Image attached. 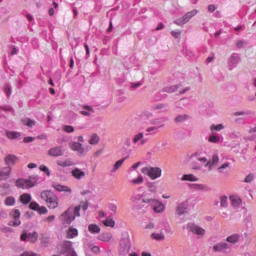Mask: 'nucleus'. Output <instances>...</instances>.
Wrapping results in <instances>:
<instances>
[{
	"label": "nucleus",
	"mask_w": 256,
	"mask_h": 256,
	"mask_svg": "<svg viewBox=\"0 0 256 256\" xmlns=\"http://www.w3.org/2000/svg\"><path fill=\"white\" fill-rule=\"evenodd\" d=\"M87 211L89 209V202H80V205L75 208L69 207L64 213L59 216V221L62 225H71L76 217H81L80 211Z\"/></svg>",
	"instance_id": "f257e3e1"
},
{
	"label": "nucleus",
	"mask_w": 256,
	"mask_h": 256,
	"mask_svg": "<svg viewBox=\"0 0 256 256\" xmlns=\"http://www.w3.org/2000/svg\"><path fill=\"white\" fill-rule=\"evenodd\" d=\"M41 199L48 203L49 209H57V207H59V199L57 198L55 193L50 190H44L41 193Z\"/></svg>",
	"instance_id": "f03ea898"
},
{
	"label": "nucleus",
	"mask_w": 256,
	"mask_h": 256,
	"mask_svg": "<svg viewBox=\"0 0 256 256\" xmlns=\"http://www.w3.org/2000/svg\"><path fill=\"white\" fill-rule=\"evenodd\" d=\"M186 229L187 231H189V233H192L193 235H195L197 239H203V237L207 235V230H205V228L193 222H189L186 225Z\"/></svg>",
	"instance_id": "7ed1b4c3"
},
{
	"label": "nucleus",
	"mask_w": 256,
	"mask_h": 256,
	"mask_svg": "<svg viewBox=\"0 0 256 256\" xmlns=\"http://www.w3.org/2000/svg\"><path fill=\"white\" fill-rule=\"evenodd\" d=\"M69 147L71 151L77 153L79 157H85L86 153H89V151H91V146H83L81 142H70Z\"/></svg>",
	"instance_id": "20e7f679"
},
{
	"label": "nucleus",
	"mask_w": 256,
	"mask_h": 256,
	"mask_svg": "<svg viewBox=\"0 0 256 256\" xmlns=\"http://www.w3.org/2000/svg\"><path fill=\"white\" fill-rule=\"evenodd\" d=\"M141 173H143V175H148L152 181H155V179L161 177L162 170L159 167H143Z\"/></svg>",
	"instance_id": "39448f33"
},
{
	"label": "nucleus",
	"mask_w": 256,
	"mask_h": 256,
	"mask_svg": "<svg viewBox=\"0 0 256 256\" xmlns=\"http://www.w3.org/2000/svg\"><path fill=\"white\" fill-rule=\"evenodd\" d=\"M213 253H224V255H229L233 251V245L227 242H218L212 247Z\"/></svg>",
	"instance_id": "423d86ee"
},
{
	"label": "nucleus",
	"mask_w": 256,
	"mask_h": 256,
	"mask_svg": "<svg viewBox=\"0 0 256 256\" xmlns=\"http://www.w3.org/2000/svg\"><path fill=\"white\" fill-rule=\"evenodd\" d=\"M142 203H148L155 213H163V211H165V205L157 199H143Z\"/></svg>",
	"instance_id": "0eeeda50"
},
{
	"label": "nucleus",
	"mask_w": 256,
	"mask_h": 256,
	"mask_svg": "<svg viewBox=\"0 0 256 256\" xmlns=\"http://www.w3.org/2000/svg\"><path fill=\"white\" fill-rule=\"evenodd\" d=\"M197 13H199V11L197 10H192L190 12H187L184 16L176 19L174 21L175 25H178L179 27H183L186 23H189V21H191V19H193V17H195V15H197Z\"/></svg>",
	"instance_id": "6e6552de"
},
{
	"label": "nucleus",
	"mask_w": 256,
	"mask_h": 256,
	"mask_svg": "<svg viewBox=\"0 0 256 256\" xmlns=\"http://www.w3.org/2000/svg\"><path fill=\"white\" fill-rule=\"evenodd\" d=\"M129 251H131V240L128 237L122 238L120 241V255H129Z\"/></svg>",
	"instance_id": "1a4fd4ad"
},
{
	"label": "nucleus",
	"mask_w": 256,
	"mask_h": 256,
	"mask_svg": "<svg viewBox=\"0 0 256 256\" xmlns=\"http://www.w3.org/2000/svg\"><path fill=\"white\" fill-rule=\"evenodd\" d=\"M189 212V200H185L181 203H179L175 208V214L178 215V217H181V215H185V213Z\"/></svg>",
	"instance_id": "9d476101"
},
{
	"label": "nucleus",
	"mask_w": 256,
	"mask_h": 256,
	"mask_svg": "<svg viewBox=\"0 0 256 256\" xmlns=\"http://www.w3.org/2000/svg\"><path fill=\"white\" fill-rule=\"evenodd\" d=\"M205 167H208L209 171L214 169V167H219V154L214 153L211 159L206 162Z\"/></svg>",
	"instance_id": "9b49d317"
},
{
	"label": "nucleus",
	"mask_w": 256,
	"mask_h": 256,
	"mask_svg": "<svg viewBox=\"0 0 256 256\" xmlns=\"http://www.w3.org/2000/svg\"><path fill=\"white\" fill-rule=\"evenodd\" d=\"M4 163L7 165L6 167H13L16 163H19V157L15 154H8L4 158Z\"/></svg>",
	"instance_id": "f8f14e48"
},
{
	"label": "nucleus",
	"mask_w": 256,
	"mask_h": 256,
	"mask_svg": "<svg viewBox=\"0 0 256 256\" xmlns=\"http://www.w3.org/2000/svg\"><path fill=\"white\" fill-rule=\"evenodd\" d=\"M133 143L134 145H138V147H143L147 143V139H145V136L143 135V132H140L133 137Z\"/></svg>",
	"instance_id": "ddd939ff"
},
{
	"label": "nucleus",
	"mask_w": 256,
	"mask_h": 256,
	"mask_svg": "<svg viewBox=\"0 0 256 256\" xmlns=\"http://www.w3.org/2000/svg\"><path fill=\"white\" fill-rule=\"evenodd\" d=\"M50 157H63L64 151L61 146H55L48 151Z\"/></svg>",
	"instance_id": "4468645a"
},
{
	"label": "nucleus",
	"mask_w": 256,
	"mask_h": 256,
	"mask_svg": "<svg viewBox=\"0 0 256 256\" xmlns=\"http://www.w3.org/2000/svg\"><path fill=\"white\" fill-rule=\"evenodd\" d=\"M38 238H39V235L37 234V232L21 235V241H27L28 239L30 243H35Z\"/></svg>",
	"instance_id": "2eb2a0df"
},
{
	"label": "nucleus",
	"mask_w": 256,
	"mask_h": 256,
	"mask_svg": "<svg viewBox=\"0 0 256 256\" xmlns=\"http://www.w3.org/2000/svg\"><path fill=\"white\" fill-rule=\"evenodd\" d=\"M16 187L19 189H31V182H29V179H18L16 181Z\"/></svg>",
	"instance_id": "dca6fc26"
},
{
	"label": "nucleus",
	"mask_w": 256,
	"mask_h": 256,
	"mask_svg": "<svg viewBox=\"0 0 256 256\" xmlns=\"http://www.w3.org/2000/svg\"><path fill=\"white\" fill-rule=\"evenodd\" d=\"M71 175L72 177H74V179H77V181H81V179H85V171L79 169V168H74L71 171Z\"/></svg>",
	"instance_id": "f3484780"
},
{
	"label": "nucleus",
	"mask_w": 256,
	"mask_h": 256,
	"mask_svg": "<svg viewBox=\"0 0 256 256\" xmlns=\"http://www.w3.org/2000/svg\"><path fill=\"white\" fill-rule=\"evenodd\" d=\"M10 215L14 219L13 226L19 227V225H21V220H19V218L21 217V212L18 209L12 210Z\"/></svg>",
	"instance_id": "a211bd4d"
},
{
	"label": "nucleus",
	"mask_w": 256,
	"mask_h": 256,
	"mask_svg": "<svg viewBox=\"0 0 256 256\" xmlns=\"http://www.w3.org/2000/svg\"><path fill=\"white\" fill-rule=\"evenodd\" d=\"M228 65H229V70L233 71V68L237 67V65H239V55L232 54L229 59Z\"/></svg>",
	"instance_id": "6ab92c4d"
},
{
	"label": "nucleus",
	"mask_w": 256,
	"mask_h": 256,
	"mask_svg": "<svg viewBox=\"0 0 256 256\" xmlns=\"http://www.w3.org/2000/svg\"><path fill=\"white\" fill-rule=\"evenodd\" d=\"M11 167L6 166L3 169L0 170V181H5V179L9 178V175H11Z\"/></svg>",
	"instance_id": "aec40b11"
},
{
	"label": "nucleus",
	"mask_w": 256,
	"mask_h": 256,
	"mask_svg": "<svg viewBox=\"0 0 256 256\" xmlns=\"http://www.w3.org/2000/svg\"><path fill=\"white\" fill-rule=\"evenodd\" d=\"M241 239V235L239 234H232L230 236H228L226 238V242L229 244V245H235L236 243H239Z\"/></svg>",
	"instance_id": "412c9836"
},
{
	"label": "nucleus",
	"mask_w": 256,
	"mask_h": 256,
	"mask_svg": "<svg viewBox=\"0 0 256 256\" xmlns=\"http://www.w3.org/2000/svg\"><path fill=\"white\" fill-rule=\"evenodd\" d=\"M129 158V156H126L120 160H118L114 165L113 168L111 170V173H117V171H119V169H121V167L123 166V163H125V160H127Z\"/></svg>",
	"instance_id": "4be33fe9"
},
{
	"label": "nucleus",
	"mask_w": 256,
	"mask_h": 256,
	"mask_svg": "<svg viewBox=\"0 0 256 256\" xmlns=\"http://www.w3.org/2000/svg\"><path fill=\"white\" fill-rule=\"evenodd\" d=\"M191 119V115L189 114H179L175 117L174 123H185V121H189Z\"/></svg>",
	"instance_id": "5701e85b"
},
{
	"label": "nucleus",
	"mask_w": 256,
	"mask_h": 256,
	"mask_svg": "<svg viewBox=\"0 0 256 256\" xmlns=\"http://www.w3.org/2000/svg\"><path fill=\"white\" fill-rule=\"evenodd\" d=\"M163 127H165V124H160L158 126H150L146 129V133H151V135H157L159 129H163Z\"/></svg>",
	"instance_id": "b1692460"
},
{
	"label": "nucleus",
	"mask_w": 256,
	"mask_h": 256,
	"mask_svg": "<svg viewBox=\"0 0 256 256\" xmlns=\"http://www.w3.org/2000/svg\"><path fill=\"white\" fill-rule=\"evenodd\" d=\"M83 109H86L85 110H82L80 113L81 115H83L84 117H91V113H95V110L93 109L92 106H89V105H85V106H82Z\"/></svg>",
	"instance_id": "393cba45"
},
{
	"label": "nucleus",
	"mask_w": 256,
	"mask_h": 256,
	"mask_svg": "<svg viewBox=\"0 0 256 256\" xmlns=\"http://www.w3.org/2000/svg\"><path fill=\"white\" fill-rule=\"evenodd\" d=\"M22 125H25V127L33 128L37 125V122L35 120H32L31 118H23L21 119Z\"/></svg>",
	"instance_id": "a878e982"
},
{
	"label": "nucleus",
	"mask_w": 256,
	"mask_h": 256,
	"mask_svg": "<svg viewBox=\"0 0 256 256\" xmlns=\"http://www.w3.org/2000/svg\"><path fill=\"white\" fill-rule=\"evenodd\" d=\"M52 187L58 191V192H65V193H71V188L67 187V186H64V185H61V184H53Z\"/></svg>",
	"instance_id": "bb28decb"
},
{
	"label": "nucleus",
	"mask_w": 256,
	"mask_h": 256,
	"mask_svg": "<svg viewBox=\"0 0 256 256\" xmlns=\"http://www.w3.org/2000/svg\"><path fill=\"white\" fill-rule=\"evenodd\" d=\"M190 161H200L201 163H207V159L205 157H201V153L196 152L190 156Z\"/></svg>",
	"instance_id": "cd10ccee"
},
{
	"label": "nucleus",
	"mask_w": 256,
	"mask_h": 256,
	"mask_svg": "<svg viewBox=\"0 0 256 256\" xmlns=\"http://www.w3.org/2000/svg\"><path fill=\"white\" fill-rule=\"evenodd\" d=\"M99 241H104L106 243H109L111 239H113L112 233H102L98 236Z\"/></svg>",
	"instance_id": "c85d7f7f"
},
{
	"label": "nucleus",
	"mask_w": 256,
	"mask_h": 256,
	"mask_svg": "<svg viewBox=\"0 0 256 256\" xmlns=\"http://www.w3.org/2000/svg\"><path fill=\"white\" fill-rule=\"evenodd\" d=\"M230 200H231V205L232 207H234V209L241 207V198L232 196L230 197Z\"/></svg>",
	"instance_id": "c756f323"
},
{
	"label": "nucleus",
	"mask_w": 256,
	"mask_h": 256,
	"mask_svg": "<svg viewBox=\"0 0 256 256\" xmlns=\"http://www.w3.org/2000/svg\"><path fill=\"white\" fill-rule=\"evenodd\" d=\"M20 201L23 205H29L31 203V194L25 193L20 196Z\"/></svg>",
	"instance_id": "7c9ffc66"
},
{
	"label": "nucleus",
	"mask_w": 256,
	"mask_h": 256,
	"mask_svg": "<svg viewBox=\"0 0 256 256\" xmlns=\"http://www.w3.org/2000/svg\"><path fill=\"white\" fill-rule=\"evenodd\" d=\"M79 235V232L76 228L70 227L67 231V239H73V237H77Z\"/></svg>",
	"instance_id": "2f4dec72"
},
{
	"label": "nucleus",
	"mask_w": 256,
	"mask_h": 256,
	"mask_svg": "<svg viewBox=\"0 0 256 256\" xmlns=\"http://www.w3.org/2000/svg\"><path fill=\"white\" fill-rule=\"evenodd\" d=\"M6 137L8 139H19V137H21V132L7 131Z\"/></svg>",
	"instance_id": "473e14b6"
},
{
	"label": "nucleus",
	"mask_w": 256,
	"mask_h": 256,
	"mask_svg": "<svg viewBox=\"0 0 256 256\" xmlns=\"http://www.w3.org/2000/svg\"><path fill=\"white\" fill-rule=\"evenodd\" d=\"M191 189H194L195 191H209V188L203 184H192Z\"/></svg>",
	"instance_id": "72a5a7b5"
},
{
	"label": "nucleus",
	"mask_w": 256,
	"mask_h": 256,
	"mask_svg": "<svg viewBox=\"0 0 256 256\" xmlns=\"http://www.w3.org/2000/svg\"><path fill=\"white\" fill-rule=\"evenodd\" d=\"M229 167H231V163L225 162L224 164L217 168V171L218 173L225 174L227 173L226 171L227 169H229Z\"/></svg>",
	"instance_id": "f704fd0d"
},
{
	"label": "nucleus",
	"mask_w": 256,
	"mask_h": 256,
	"mask_svg": "<svg viewBox=\"0 0 256 256\" xmlns=\"http://www.w3.org/2000/svg\"><path fill=\"white\" fill-rule=\"evenodd\" d=\"M151 238L155 239V241H164L165 240V234H163V232H159V233H152L151 234Z\"/></svg>",
	"instance_id": "c9c22d12"
},
{
	"label": "nucleus",
	"mask_w": 256,
	"mask_h": 256,
	"mask_svg": "<svg viewBox=\"0 0 256 256\" xmlns=\"http://www.w3.org/2000/svg\"><path fill=\"white\" fill-rule=\"evenodd\" d=\"M181 181H199V178L193 174H185L182 176Z\"/></svg>",
	"instance_id": "e433bc0d"
},
{
	"label": "nucleus",
	"mask_w": 256,
	"mask_h": 256,
	"mask_svg": "<svg viewBox=\"0 0 256 256\" xmlns=\"http://www.w3.org/2000/svg\"><path fill=\"white\" fill-rule=\"evenodd\" d=\"M88 230L90 233H101V228L97 224H90Z\"/></svg>",
	"instance_id": "4c0bfd02"
},
{
	"label": "nucleus",
	"mask_w": 256,
	"mask_h": 256,
	"mask_svg": "<svg viewBox=\"0 0 256 256\" xmlns=\"http://www.w3.org/2000/svg\"><path fill=\"white\" fill-rule=\"evenodd\" d=\"M179 89V85L169 86L163 88V93H175Z\"/></svg>",
	"instance_id": "58836bf2"
},
{
	"label": "nucleus",
	"mask_w": 256,
	"mask_h": 256,
	"mask_svg": "<svg viewBox=\"0 0 256 256\" xmlns=\"http://www.w3.org/2000/svg\"><path fill=\"white\" fill-rule=\"evenodd\" d=\"M99 135L97 134H92L90 139H89V145H97L99 143Z\"/></svg>",
	"instance_id": "ea45409f"
},
{
	"label": "nucleus",
	"mask_w": 256,
	"mask_h": 256,
	"mask_svg": "<svg viewBox=\"0 0 256 256\" xmlns=\"http://www.w3.org/2000/svg\"><path fill=\"white\" fill-rule=\"evenodd\" d=\"M143 181H144L143 175L139 174L138 177L136 179H132L130 183L132 185H142Z\"/></svg>",
	"instance_id": "a19ab883"
},
{
	"label": "nucleus",
	"mask_w": 256,
	"mask_h": 256,
	"mask_svg": "<svg viewBox=\"0 0 256 256\" xmlns=\"http://www.w3.org/2000/svg\"><path fill=\"white\" fill-rule=\"evenodd\" d=\"M28 181L30 183V187H35V185H37V181H39V176L32 175L29 177Z\"/></svg>",
	"instance_id": "79ce46f5"
},
{
	"label": "nucleus",
	"mask_w": 256,
	"mask_h": 256,
	"mask_svg": "<svg viewBox=\"0 0 256 256\" xmlns=\"http://www.w3.org/2000/svg\"><path fill=\"white\" fill-rule=\"evenodd\" d=\"M223 129H225V125L223 124H217V125L212 124L210 126V131H223Z\"/></svg>",
	"instance_id": "37998d69"
},
{
	"label": "nucleus",
	"mask_w": 256,
	"mask_h": 256,
	"mask_svg": "<svg viewBox=\"0 0 256 256\" xmlns=\"http://www.w3.org/2000/svg\"><path fill=\"white\" fill-rule=\"evenodd\" d=\"M57 165H59V167H71V165H73V161L71 160L58 161Z\"/></svg>",
	"instance_id": "c03bdc74"
},
{
	"label": "nucleus",
	"mask_w": 256,
	"mask_h": 256,
	"mask_svg": "<svg viewBox=\"0 0 256 256\" xmlns=\"http://www.w3.org/2000/svg\"><path fill=\"white\" fill-rule=\"evenodd\" d=\"M103 224L105 225V227H115V220L107 218L106 220L103 221Z\"/></svg>",
	"instance_id": "a18cd8bd"
},
{
	"label": "nucleus",
	"mask_w": 256,
	"mask_h": 256,
	"mask_svg": "<svg viewBox=\"0 0 256 256\" xmlns=\"http://www.w3.org/2000/svg\"><path fill=\"white\" fill-rule=\"evenodd\" d=\"M147 187L150 193H157V186L155 185V182H149Z\"/></svg>",
	"instance_id": "49530a36"
},
{
	"label": "nucleus",
	"mask_w": 256,
	"mask_h": 256,
	"mask_svg": "<svg viewBox=\"0 0 256 256\" xmlns=\"http://www.w3.org/2000/svg\"><path fill=\"white\" fill-rule=\"evenodd\" d=\"M5 205H7L8 207L15 205V198L11 196L7 197L5 199Z\"/></svg>",
	"instance_id": "de8ad7c7"
},
{
	"label": "nucleus",
	"mask_w": 256,
	"mask_h": 256,
	"mask_svg": "<svg viewBox=\"0 0 256 256\" xmlns=\"http://www.w3.org/2000/svg\"><path fill=\"white\" fill-rule=\"evenodd\" d=\"M209 143H219L221 141V137L217 135H211L208 139Z\"/></svg>",
	"instance_id": "09e8293b"
},
{
	"label": "nucleus",
	"mask_w": 256,
	"mask_h": 256,
	"mask_svg": "<svg viewBox=\"0 0 256 256\" xmlns=\"http://www.w3.org/2000/svg\"><path fill=\"white\" fill-rule=\"evenodd\" d=\"M142 197L143 196L141 194H136V195L132 196L131 201H132L133 205L139 203V201H141Z\"/></svg>",
	"instance_id": "8fccbe9b"
},
{
	"label": "nucleus",
	"mask_w": 256,
	"mask_h": 256,
	"mask_svg": "<svg viewBox=\"0 0 256 256\" xmlns=\"http://www.w3.org/2000/svg\"><path fill=\"white\" fill-rule=\"evenodd\" d=\"M191 167L195 171H199L201 169V164L197 163V160H191Z\"/></svg>",
	"instance_id": "3c124183"
},
{
	"label": "nucleus",
	"mask_w": 256,
	"mask_h": 256,
	"mask_svg": "<svg viewBox=\"0 0 256 256\" xmlns=\"http://www.w3.org/2000/svg\"><path fill=\"white\" fill-rule=\"evenodd\" d=\"M253 179H255V174L250 173L245 177L244 183H252Z\"/></svg>",
	"instance_id": "603ef678"
},
{
	"label": "nucleus",
	"mask_w": 256,
	"mask_h": 256,
	"mask_svg": "<svg viewBox=\"0 0 256 256\" xmlns=\"http://www.w3.org/2000/svg\"><path fill=\"white\" fill-rule=\"evenodd\" d=\"M143 207H145V205H143V202L141 203H136L133 204L132 208L134 209V211H141V209H143Z\"/></svg>",
	"instance_id": "864d4df0"
},
{
	"label": "nucleus",
	"mask_w": 256,
	"mask_h": 256,
	"mask_svg": "<svg viewBox=\"0 0 256 256\" xmlns=\"http://www.w3.org/2000/svg\"><path fill=\"white\" fill-rule=\"evenodd\" d=\"M40 171H43L47 175V177H51V172L49 171V168L45 165L40 166Z\"/></svg>",
	"instance_id": "5fc2aeb1"
},
{
	"label": "nucleus",
	"mask_w": 256,
	"mask_h": 256,
	"mask_svg": "<svg viewBox=\"0 0 256 256\" xmlns=\"http://www.w3.org/2000/svg\"><path fill=\"white\" fill-rule=\"evenodd\" d=\"M63 131H65V133H73L75 131V128L73 126H69V125H65L63 126Z\"/></svg>",
	"instance_id": "6e6d98bb"
},
{
	"label": "nucleus",
	"mask_w": 256,
	"mask_h": 256,
	"mask_svg": "<svg viewBox=\"0 0 256 256\" xmlns=\"http://www.w3.org/2000/svg\"><path fill=\"white\" fill-rule=\"evenodd\" d=\"M245 45H247V41H244V40H238L236 42V47L238 49H243V47H245Z\"/></svg>",
	"instance_id": "4d7b16f0"
},
{
	"label": "nucleus",
	"mask_w": 256,
	"mask_h": 256,
	"mask_svg": "<svg viewBox=\"0 0 256 256\" xmlns=\"http://www.w3.org/2000/svg\"><path fill=\"white\" fill-rule=\"evenodd\" d=\"M150 123L154 127H159V125H163V122H161V119H153L150 121Z\"/></svg>",
	"instance_id": "13d9d810"
},
{
	"label": "nucleus",
	"mask_w": 256,
	"mask_h": 256,
	"mask_svg": "<svg viewBox=\"0 0 256 256\" xmlns=\"http://www.w3.org/2000/svg\"><path fill=\"white\" fill-rule=\"evenodd\" d=\"M220 205H221V207H224V208H226L227 207V196H222L221 198H220Z\"/></svg>",
	"instance_id": "bf43d9fd"
},
{
	"label": "nucleus",
	"mask_w": 256,
	"mask_h": 256,
	"mask_svg": "<svg viewBox=\"0 0 256 256\" xmlns=\"http://www.w3.org/2000/svg\"><path fill=\"white\" fill-rule=\"evenodd\" d=\"M243 115H251V111L246 112V111H239L234 113V117H241Z\"/></svg>",
	"instance_id": "052dcab7"
},
{
	"label": "nucleus",
	"mask_w": 256,
	"mask_h": 256,
	"mask_svg": "<svg viewBox=\"0 0 256 256\" xmlns=\"http://www.w3.org/2000/svg\"><path fill=\"white\" fill-rule=\"evenodd\" d=\"M4 91H5L6 95H7V97H11L12 91H11V87L9 86V84H5Z\"/></svg>",
	"instance_id": "680f3d73"
},
{
	"label": "nucleus",
	"mask_w": 256,
	"mask_h": 256,
	"mask_svg": "<svg viewBox=\"0 0 256 256\" xmlns=\"http://www.w3.org/2000/svg\"><path fill=\"white\" fill-rule=\"evenodd\" d=\"M29 208L32 209V211H38L39 204L37 202H31Z\"/></svg>",
	"instance_id": "e2e57ef3"
},
{
	"label": "nucleus",
	"mask_w": 256,
	"mask_h": 256,
	"mask_svg": "<svg viewBox=\"0 0 256 256\" xmlns=\"http://www.w3.org/2000/svg\"><path fill=\"white\" fill-rule=\"evenodd\" d=\"M20 256H41V254H37L35 252L25 251Z\"/></svg>",
	"instance_id": "0e129e2a"
},
{
	"label": "nucleus",
	"mask_w": 256,
	"mask_h": 256,
	"mask_svg": "<svg viewBox=\"0 0 256 256\" xmlns=\"http://www.w3.org/2000/svg\"><path fill=\"white\" fill-rule=\"evenodd\" d=\"M172 37L179 39L181 37V30H176L171 32Z\"/></svg>",
	"instance_id": "69168bd1"
},
{
	"label": "nucleus",
	"mask_w": 256,
	"mask_h": 256,
	"mask_svg": "<svg viewBox=\"0 0 256 256\" xmlns=\"http://www.w3.org/2000/svg\"><path fill=\"white\" fill-rule=\"evenodd\" d=\"M141 166V162H137L135 163L134 165H132L130 168H129V171H135L137 169H139V167Z\"/></svg>",
	"instance_id": "338daca9"
},
{
	"label": "nucleus",
	"mask_w": 256,
	"mask_h": 256,
	"mask_svg": "<svg viewBox=\"0 0 256 256\" xmlns=\"http://www.w3.org/2000/svg\"><path fill=\"white\" fill-rule=\"evenodd\" d=\"M153 109H154L155 111H159V110L165 109V104L154 105V106H153Z\"/></svg>",
	"instance_id": "774afa93"
}]
</instances>
